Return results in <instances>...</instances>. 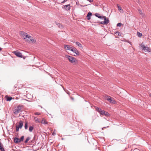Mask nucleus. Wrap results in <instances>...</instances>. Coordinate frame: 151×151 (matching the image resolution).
<instances>
[{"label":"nucleus","mask_w":151,"mask_h":151,"mask_svg":"<svg viewBox=\"0 0 151 151\" xmlns=\"http://www.w3.org/2000/svg\"><path fill=\"white\" fill-rule=\"evenodd\" d=\"M96 111L99 113L100 115L102 116H105L106 117H109L110 116V114L108 112L106 111L103 110H102L101 109L98 107L95 108Z\"/></svg>","instance_id":"obj_1"},{"label":"nucleus","mask_w":151,"mask_h":151,"mask_svg":"<svg viewBox=\"0 0 151 151\" xmlns=\"http://www.w3.org/2000/svg\"><path fill=\"white\" fill-rule=\"evenodd\" d=\"M65 58H68L69 62L72 63L76 62L77 61L76 59L75 58L68 55H65Z\"/></svg>","instance_id":"obj_2"},{"label":"nucleus","mask_w":151,"mask_h":151,"mask_svg":"<svg viewBox=\"0 0 151 151\" xmlns=\"http://www.w3.org/2000/svg\"><path fill=\"white\" fill-rule=\"evenodd\" d=\"M22 106H18L16 108L14 109V113L15 114H17L22 111L21 109Z\"/></svg>","instance_id":"obj_3"},{"label":"nucleus","mask_w":151,"mask_h":151,"mask_svg":"<svg viewBox=\"0 0 151 151\" xmlns=\"http://www.w3.org/2000/svg\"><path fill=\"white\" fill-rule=\"evenodd\" d=\"M140 46L142 48V49L145 52H150L151 51V50L150 48L146 47L145 45L142 44V43L140 45Z\"/></svg>","instance_id":"obj_4"},{"label":"nucleus","mask_w":151,"mask_h":151,"mask_svg":"<svg viewBox=\"0 0 151 151\" xmlns=\"http://www.w3.org/2000/svg\"><path fill=\"white\" fill-rule=\"evenodd\" d=\"M24 138V136H22L20 139H19L18 138H15L14 139V142L15 143H18V142H21L23 140Z\"/></svg>","instance_id":"obj_5"},{"label":"nucleus","mask_w":151,"mask_h":151,"mask_svg":"<svg viewBox=\"0 0 151 151\" xmlns=\"http://www.w3.org/2000/svg\"><path fill=\"white\" fill-rule=\"evenodd\" d=\"M20 34L24 38V39H26L27 38H29L30 37V36L29 35L27 34L26 33L24 32H23L21 31L20 32Z\"/></svg>","instance_id":"obj_6"},{"label":"nucleus","mask_w":151,"mask_h":151,"mask_svg":"<svg viewBox=\"0 0 151 151\" xmlns=\"http://www.w3.org/2000/svg\"><path fill=\"white\" fill-rule=\"evenodd\" d=\"M14 53L17 56L20 58H22V54L18 51H15L14 52Z\"/></svg>","instance_id":"obj_7"},{"label":"nucleus","mask_w":151,"mask_h":151,"mask_svg":"<svg viewBox=\"0 0 151 151\" xmlns=\"http://www.w3.org/2000/svg\"><path fill=\"white\" fill-rule=\"evenodd\" d=\"M64 48L65 49L71 51L72 50H73V48L70 46L69 45H64Z\"/></svg>","instance_id":"obj_8"},{"label":"nucleus","mask_w":151,"mask_h":151,"mask_svg":"<svg viewBox=\"0 0 151 151\" xmlns=\"http://www.w3.org/2000/svg\"><path fill=\"white\" fill-rule=\"evenodd\" d=\"M72 51L76 53L77 55L78 56L80 55L79 52L76 48H73V50H72Z\"/></svg>","instance_id":"obj_9"},{"label":"nucleus","mask_w":151,"mask_h":151,"mask_svg":"<svg viewBox=\"0 0 151 151\" xmlns=\"http://www.w3.org/2000/svg\"><path fill=\"white\" fill-rule=\"evenodd\" d=\"M95 16L98 17V18L101 19H103V18H104L103 16H100V15L99 13H96L95 14Z\"/></svg>","instance_id":"obj_10"},{"label":"nucleus","mask_w":151,"mask_h":151,"mask_svg":"<svg viewBox=\"0 0 151 151\" xmlns=\"http://www.w3.org/2000/svg\"><path fill=\"white\" fill-rule=\"evenodd\" d=\"M64 8L67 11L69 10L70 9V4H69L65 5L64 6Z\"/></svg>","instance_id":"obj_11"},{"label":"nucleus","mask_w":151,"mask_h":151,"mask_svg":"<svg viewBox=\"0 0 151 151\" xmlns=\"http://www.w3.org/2000/svg\"><path fill=\"white\" fill-rule=\"evenodd\" d=\"M92 15V13L91 12H89L86 16V17L88 20H89L91 19V17Z\"/></svg>","instance_id":"obj_12"},{"label":"nucleus","mask_w":151,"mask_h":151,"mask_svg":"<svg viewBox=\"0 0 151 151\" xmlns=\"http://www.w3.org/2000/svg\"><path fill=\"white\" fill-rule=\"evenodd\" d=\"M29 37V38H27L26 39H25V41L28 43L30 42L31 41H32V38L31 36H30V37Z\"/></svg>","instance_id":"obj_13"},{"label":"nucleus","mask_w":151,"mask_h":151,"mask_svg":"<svg viewBox=\"0 0 151 151\" xmlns=\"http://www.w3.org/2000/svg\"><path fill=\"white\" fill-rule=\"evenodd\" d=\"M23 125V122L22 121H20L19 122V125L18 126H17L18 127H19L20 128H21Z\"/></svg>","instance_id":"obj_14"},{"label":"nucleus","mask_w":151,"mask_h":151,"mask_svg":"<svg viewBox=\"0 0 151 151\" xmlns=\"http://www.w3.org/2000/svg\"><path fill=\"white\" fill-rule=\"evenodd\" d=\"M117 6L118 10L120 12L123 13L124 11L122 8L120 6H119L118 4L117 5Z\"/></svg>","instance_id":"obj_15"},{"label":"nucleus","mask_w":151,"mask_h":151,"mask_svg":"<svg viewBox=\"0 0 151 151\" xmlns=\"http://www.w3.org/2000/svg\"><path fill=\"white\" fill-rule=\"evenodd\" d=\"M41 123L43 124H47V122L46 121L45 119V118H43L42 120Z\"/></svg>","instance_id":"obj_16"},{"label":"nucleus","mask_w":151,"mask_h":151,"mask_svg":"<svg viewBox=\"0 0 151 151\" xmlns=\"http://www.w3.org/2000/svg\"><path fill=\"white\" fill-rule=\"evenodd\" d=\"M76 45H78L80 48H82V45L79 42H76Z\"/></svg>","instance_id":"obj_17"},{"label":"nucleus","mask_w":151,"mask_h":151,"mask_svg":"<svg viewBox=\"0 0 151 151\" xmlns=\"http://www.w3.org/2000/svg\"><path fill=\"white\" fill-rule=\"evenodd\" d=\"M12 99V98L11 97H10L7 96L6 101H10Z\"/></svg>","instance_id":"obj_18"},{"label":"nucleus","mask_w":151,"mask_h":151,"mask_svg":"<svg viewBox=\"0 0 151 151\" xmlns=\"http://www.w3.org/2000/svg\"><path fill=\"white\" fill-rule=\"evenodd\" d=\"M103 19H104V21H108L107 22H108V23H109V20L108 19H106V17L105 16H104V18H103Z\"/></svg>","instance_id":"obj_19"},{"label":"nucleus","mask_w":151,"mask_h":151,"mask_svg":"<svg viewBox=\"0 0 151 151\" xmlns=\"http://www.w3.org/2000/svg\"><path fill=\"white\" fill-rule=\"evenodd\" d=\"M108 21H103L100 22V23L102 24H108Z\"/></svg>","instance_id":"obj_20"},{"label":"nucleus","mask_w":151,"mask_h":151,"mask_svg":"<svg viewBox=\"0 0 151 151\" xmlns=\"http://www.w3.org/2000/svg\"><path fill=\"white\" fill-rule=\"evenodd\" d=\"M109 101L111 103L115 104L116 103V101L112 99L111 98V100L110 99V100H109Z\"/></svg>","instance_id":"obj_21"},{"label":"nucleus","mask_w":151,"mask_h":151,"mask_svg":"<svg viewBox=\"0 0 151 151\" xmlns=\"http://www.w3.org/2000/svg\"><path fill=\"white\" fill-rule=\"evenodd\" d=\"M33 129V127L32 126H30L29 128V131L30 132H32Z\"/></svg>","instance_id":"obj_22"},{"label":"nucleus","mask_w":151,"mask_h":151,"mask_svg":"<svg viewBox=\"0 0 151 151\" xmlns=\"http://www.w3.org/2000/svg\"><path fill=\"white\" fill-rule=\"evenodd\" d=\"M137 35L138 37H141V36L142 35V33H140L139 32H137Z\"/></svg>","instance_id":"obj_23"},{"label":"nucleus","mask_w":151,"mask_h":151,"mask_svg":"<svg viewBox=\"0 0 151 151\" xmlns=\"http://www.w3.org/2000/svg\"><path fill=\"white\" fill-rule=\"evenodd\" d=\"M111 97L109 96H107L106 97V100L108 101H109L110 99L111 100Z\"/></svg>","instance_id":"obj_24"},{"label":"nucleus","mask_w":151,"mask_h":151,"mask_svg":"<svg viewBox=\"0 0 151 151\" xmlns=\"http://www.w3.org/2000/svg\"><path fill=\"white\" fill-rule=\"evenodd\" d=\"M138 11L140 15H142L143 14V13H142V10L141 9H138Z\"/></svg>","instance_id":"obj_25"},{"label":"nucleus","mask_w":151,"mask_h":151,"mask_svg":"<svg viewBox=\"0 0 151 151\" xmlns=\"http://www.w3.org/2000/svg\"><path fill=\"white\" fill-rule=\"evenodd\" d=\"M24 128L25 129H27L28 128V124L27 123V122H26L24 125Z\"/></svg>","instance_id":"obj_26"},{"label":"nucleus","mask_w":151,"mask_h":151,"mask_svg":"<svg viewBox=\"0 0 151 151\" xmlns=\"http://www.w3.org/2000/svg\"><path fill=\"white\" fill-rule=\"evenodd\" d=\"M30 138L29 137H27L26 140H25L24 142L25 143H27L28 142V141L29 140Z\"/></svg>","instance_id":"obj_27"},{"label":"nucleus","mask_w":151,"mask_h":151,"mask_svg":"<svg viewBox=\"0 0 151 151\" xmlns=\"http://www.w3.org/2000/svg\"><path fill=\"white\" fill-rule=\"evenodd\" d=\"M20 128L18 127L17 126H16V131L17 132H18Z\"/></svg>","instance_id":"obj_28"},{"label":"nucleus","mask_w":151,"mask_h":151,"mask_svg":"<svg viewBox=\"0 0 151 151\" xmlns=\"http://www.w3.org/2000/svg\"><path fill=\"white\" fill-rule=\"evenodd\" d=\"M34 119L35 121H36L37 122H38V117H35L34 118Z\"/></svg>","instance_id":"obj_29"},{"label":"nucleus","mask_w":151,"mask_h":151,"mask_svg":"<svg viewBox=\"0 0 151 151\" xmlns=\"http://www.w3.org/2000/svg\"><path fill=\"white\" fill-rule=\"evenodd\" d=\"M121 23H118L117 24V27H121Z\"/></svg>","instance_id":"obj_30"},{"label":"nucleus","mask_w":151,"mask_h":151,"mask_svg":"<svg viewBox=\"0 0 151 151\" xmlns=\"http://www.w3.org/2000/svg\"><path fill=\"white\" fill-rule=\"evenodd\" d=\"M115 33L116 34H118V35H119H119H120H120H119L120 33L119 32H116Z\"/></svg>","instance_id":"obj_31"},{"label":"nucleus","mask_w":151,"mask_h":151,"mask_svg":"<svg viewBox=\"0 0 151 151\" xmlns=\"http://www.w3.org/2000/svg\"><path fill=\"white\" fill-rule=\"evenodd\" d=\"M32 41H31V42H32V43H33L35 42V41L34 39H32Z\"/></svg>","instance_id":"obj_32"},{"label":"nucleus","mask_w":151,"mask_h":151,"mask_svg":"<svg viewBox=\"0 0 151 151\" xmlns=\"http://www.w3.org/2000/svg\"><path fill=\"white\" fill-rule=\"evenodd\" d=\"M68 0H64L63 1H62L61 3H64L65 2H66V1H67Z\"/></svg>","instance_id":"obj_33"},{"label":"nucleus","mask_w":151,"mask_h":151,"mask_svg":"<svg viewBox=\"0 0 151 151\" xmlns=\"http://www.w3.org/2000/svg\"><path fill=\"white\" fill-rule=\"evenodd\" d=\"M87 0L89 1L90 2H92L93 1V0Z\"/></svg>","instance_id":"obj_34"},{"label":"nucleus","mask_w":151,"mask_h":151,"mask_svg":"<svg viewBox=\"0 0 151 151\" xmlns=\"http://www.w3.org/2000/svg\"><path fill=\"white\" fill-rule=\"evenodd\" d=\"M55 133H54V132H53L52 133V135H55Z\"/></svg>","instance_id":"obj_35"},{"label":"nucleus","mask_w":151,"mask_h":151,"mask_svg":"<svg viewBox=\"0 0 151 151\" xmlns=\"http://www.w3.org/2000/svg\"><path fill=\"white\" fill-rule=\"evenodd\" d=\"M35 114L37 115H38V112H36L35 113Z\"/></svg>","instance_id":"obj_36"},{"label":"nucleus","mask_w":151,"mask_h":151,"mask_svg":"<svg viewBox=\"0 0 151 151\" xmlns=\"http://www.w3.org/2000/svg\"><path fill=\"white\" fill-rule=\"evenodd\" d=\"M149 96L150 97H151V93L149 94Z\"/></svg>","instance_id":"obj_37"},{"label":"nucleus","mask_w":151,"mask_h":151,"mask_svg":"<svg viewBox=\"0 0 151 151\" xmlns=\"http://www.w3.org/2000/svg\"><path fill=\"white\" fill-rule=\"evenodd\" d=\"M2 50V48L0 47V51Z\"/></svg>","instance_id":"obj_38"},{"label":"nucleus","mask_w":151,"mask_h":151,"mask_svg":"<svg viewBox=\"0 0 151 151\" xmlns=\"http://www.w3.org/2000/svg\"><path fill=\"white\" fill-rule=\"evenodd\" d=\"M33 150L34 151H36L37 150H34V148L33 149Z\"/></svg>","instance_id":"obj_39"},{"label":"nucleus","mask_w":151,"mask_h":151,"mask_svg":"<svg viewBox=\"0 0 151 151\" xmlns=\"http://www.w3.org/2000/svg\"><path fill=\"white\" fill-rule=\"evenodd\" d=\"M40 113H38V115H40Z\"/></svg>","instance_id":"obj_40"},{"label":"nucleus","mask_w":151,"mask_h":151,"mask_svg":"<svg viewBox=\"0 0 151 151\" xmlns=\"http://www.w3.org/2000/svg\"><path fill=\"white\" fill-rule=\"evenodd\" d=\"M68 94H69V95H70L69 93H67Z\"/></svg>","instance_id":"obj_41"},{"label":"nucleus","mask_w":151,"mask_h":151,"mask_svg":"<svg viewBox=\"0 0 151 151\" xmlns=\"http://www.w3.org/2000/svg\"><path fill=\"white\" fill-rule=\"evenodd\" d=\"M40 106V107H41L42 108V107H41V106Z\"/></svg>","instance_id":"obj_42"}]
</instances>
